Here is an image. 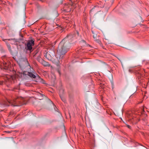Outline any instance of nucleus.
Returning a JSON list of instances; mask_svg holds the SVG:
<instances>
[{
    "instance_id": "0eeeda50",
    "label": "nucleus",
    "mask_w": 149,
    "mask_h": 149,
    "mask_svg": "<svg viewBox=\"0 0 149 149\" xmlns=\"http://www.w3.org/2000/svg\"><path fill=\"white\" fill-rule=\"evenodd\" d=\"M8 40L10 41V43L12 44H15L16 41L15 39H8Z\"/></svg>"
},
{
    "instance_id": "6ab92c4d",
    "label": "nucleus",
    "mask_w": 149,
    "mask_h": 149,
    "mask_svg": "<svg viewBox=\"0 0 149 149\" xmlns=\"http://www.w3.org/2000/svg\"><path fill=\"white\" fill-rule=\"evenodd\" d=\"M92 32L93 34L95 33L94 31L93 30H92Z\"/></svg>"
},
{
    "instance_id": "412c9836",
    "label": "nucleus",
    "mask_w": 149,
    "mask_h": 149,
    "mask_svg": "<svg viewBox=\"0 0 149 149\" xmlns=\"http://www.w3.org/2000/svg\"><path fill=\"white\" fill-rule=\"evenodd\" d=\"M3 110H0V111H3Z\"/></svg>"
},
{
    "instance_id": "6e6552de",
    "label": "nucleus",
    "mask_w": 149,
    "mask_h": 149,
    "mask_svg": "<svg viewBox=\"0 0 149 149\" xmlns=\"http://www.w3.org/2000/svg\"><path fill=\"white\" fill-rule=\"evenodd\" d=\"M41 63L45 66H48L50 65V64L48 62H46L43 60H42V61Z\"/></svg>"
},
{
    "instance_id": "9d476101",
    "label": "nucleus",
    "mask_w": 149,
    "mask_h": 149,
    "mask_svg": "<svg viewBox=\"0 0 149 149\" xmlns=\"http://www.w3.org/2000/svg\"><path fill=\"white\" fill-rule=\"evenodd\" d=\"M94 40L97 43H98L101 46L102 45V43L101 42V41L100 39H96Z\"/></svg>"
},
{
    "instance_id": "5701e85b",
    "label": "nucleus",
    "mask_w": 149,
    "mask_h": 149,
    "mask_svg": "<svg viewBox=\"0 0 149 149\" xmlns=\"http://www.w3.org/2000/svg\"><path fill=\"white\" fill-rule=\"evenodd\" d=\"M40 1H42L41 0H40Z\"/></svg>"
},
{
    "instance_id": "a211bd4d",
    "label": "nucleus",
    "mask_w": 149,
    "mask_h": 149,
    "mask_svg": "<svg viewBox=\"0 0 149 149\" xmlns=\"http://www.w3.org/2000/svg\"><path fill=\"white\" fill-rule=\"evenodd\" d=\"M42 81H42V83L43 84H45V81H44V80H42Z\"/></svg>"
},
{
    "instance_id": "20e7f679",
    "label": "nucleus",
    "mask_w": 149,
    "mask_h": 149,
    "mask_svg": "<svg viewBox=\"0 0 149 149\" xmlns=\"http://www.w3.org/2000/svg\"><path fill=\"white\" fill-rule=\"evenodd\" d=\"M22 75L24 78L27 77L29 76L30 77L33 78H35L36 77V76L33 74L32 72H27L26 71H23L22 73Z\"/></svg>"
},
{
    "instance_id": "f257e3e1",
    "label": "nucleus",
    "mask_w": 149,
    "mask_h": 149,
    "mask_svg": "<svg viewBox=\"0 0 149 149\" xmlns=\"http://www.w3.org/2000/svg\"><path fill=\"white\" fill-rule=\"evenodd\" d=\"M68 37L64 38L60 42L59 44L57 50V54L60 55V59H62L63 56H61L64 55L68 51L69 48L68 47V42L67 41Z\"/></svg>"
},
{
    "instance_id": "dca6fc26",
    "label": "nucleus",
    "mask_w": 149,
    "mask_h": 149,
    "mask_svg": "<svg viewBox=\"0 0 149 149\" xmlns=\"http://www.w3.org/2000/svg\"><path fill=\"white\" fill-rule=\"evenodd\" d=\"M127 127L129 129H130L131 128V126L129 125H127Z\"/></svg>"
},
{
    "instance_id": "aec40b11",
    "label": "nucleus",
    "mask_w": 149,
    "mask_h": 149,
    "mask_svg": "<svg viewBox=\"0 0 149 149\" xmlns=\"http://www.w3.org/2000/svg\"><path fill=\"white\" fill-rule=\"evenodd\" d=\"M58 72L59 73V74H60V72L59 71H58Z\"/></svg>"
},
{
    "instance_id": "2eb2a0df",
    "label": "nucleus",
    "mask_w": 149,
    "mask_h": 149,
    "mask_svg": "<svg viewBox=\"0 0 149 149\" xmlns=\"http://www.w3.org/2000/svg\"><path fill=\"white\" fill-rule=\"evenodd\" d=\"M54 109L56 111H57L58 109L56 107H54Z\"/></svg>"
},
{
    "instance_id": "9b49d317",
    "label": "nucleus",
    "mask_w": 149,
    "mask_h": 149,
    "mask_svg": "<svg viewBox=\"0 0 149 149\" xmlns=\"http://www.w3.org/2000/svg\"><path fill=\"white\" fill-rule=\"evenodd\" d=\"M93 37L94 39V40L95 39H96L97 38V35L95 33H94L93 35Z\"/></svg>"
},
{
    "instance_id": "ddd939ff",
    "label": "nucleus",
    "mask_w": 149,
    "mask_h": 149,
    "mask_svg": "<svg viewBox=\"0 0 149 149\" xmlns=\"http://www.w3.org/2000/svg\"><path fill=\"white\" fill-rule=\"evenodd\" d=\"M95 7H94L93 8H92V9L91 10V11H90V13L91 12H92V11H94V9H95Z\"/></svg>"
},
{
    "instance_id": "f3484780",
    "label": "nucleus",
    "mask_w": 149,
    "mask_h": 149,
    "mask_svg": "<svg viewBox=\"0 0 149 149\" xmlns=\"http://www.w3.org/2000/svg\"><path fill=\"white\" fill-rule=\"evenodd\" d=\"M5 40H8V39H3V41H5V42L6 41H5Z\"/></svg>"
},
{
    "instance_id": "423d86ee",
    "label": "nucleus",
    "mask_w": 149,
    "mask_h": 149,
    "mask_svg": "<svg viewBox=\"0 0 149 149\" xmlns=\"http://www.w3.org/2000/svg\"><path fill=\"white\" fill-rule=\"evenodd\" d=\"M40 53H38L37 50L35 52V54L33 56L34 57L36 58L37 60L39 62L41 63L43 60L41 58L40 56Z\"/></svg>"
},
{
    "instance_id": "1a4fd4ad",
    "label": "nucleus",
    "mask_w": 149,
    "mask_h": 149,
    "mask_svg": "<svg viewBox=\"0 0 149 149\" xmlns=\"http://www.w3.org/2000/svg\"><path fill=\"white\" fill-rule=\"evenodd\" d=\"M60 96L61 99L65 103L66 102V99L65 98V97L63 95H61L60 94Z\"/></svg>"
},
{
    "instance_id": "f8f14e48",
    "label": "nucleus",
    "mask_w": 149,
    "mask_h": 149,
    "mask_svg": "<svg viewBox=\"0 0 149 149\" xmlns=\"http://www.w3.org/2000/svg\"><path fill=\"white\" fill-rule=\"evenodd\" d=\"M7 46L8 47V48L9 50L10 51H11V47H10V45H8Z\"/></svg>"
},
{
    "instance_id": "4be33fe9",
    "label": "nucleus",
    "mask_w": 149,
    "mask_h": 149,
    "mask_svg": "<svg viewBox=\"0 0 149 149\" xmlns=\"http://www.w3.org/2000/svg\"><path fill=\"white\" fill-rule=\"evenodd\" d=\"M29 66L30 68H31V66H30L29 65Z\"/></svg>"
},
{
    "instance_id": "f03ea898",
    "label": "nucleus",
    "mask_w": 149,
    "mask_h": 149,
    "mask_svg": "<svg viewBox=\"0 0 149 149\" xmlns=\"http://www.w3.org/2000/svg\"><path fill=\"white\" fill-rule=\"evenodd\" d=\"M22 99V98L17 97L13 100H7L2 102L0 104V106L2 108L10 105L13 107L19 106L22 105L21 100Z\"/></svg>"
},
{
    "instance_id": "7ed1b4c3",
    "label": "nucleus",
    "mask_w": 149,
    "mask_h": 149,
    "mask_svg": "<svg viewBox=\"0 0 149 149\" xmlns=\"http://www.w3.org/2000/svg\"><path fill=\"white\" fill-rule=\"evenodd\" d=\"M34 41L31 40H29L26 44H25V49L31 52L33 50L32 47L34 45Z\"/></svg>"
},
{
    "instance_id": "39448f33",
    "label": "nucleus",
    "mask_w": 149,
    "mask_h": 149,
    "mask_svg": "<svg viewBox=\"0 0 149 149\" xmlns=\"http://www.w3.org/2000/svg\"><path fill=\"white\" fill-rule=\"evenodd\" d=\"M51 52H47L45 55L44 56L49 60H51L52 58V56L55 55V53L53 50H51Z\"/></svg>"
},
{
    "instance_id": "4468645a",
    "label": "nucleus",
    "mask_w": 149,
    "mask_h": 149,
    "mask_svg": "<svg viewBox=\"0 0 149 149\" xmlns=\"http://www.w3.org/2000/svg\"><path fill=\"white\" fill-rule=\"evenodd\" d=\"M5 42L7 46H8V45H10V44L8 43V41H6Z\"/></svg>"
}]
</instances>
